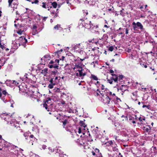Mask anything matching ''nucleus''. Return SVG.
Masks as SVG:
<instances>
[{
  "mask_svg": "<svg viewBox=\"0 0 157 157\" xmlns=\"http://www.w3.org/2000/svg\"><path fill=\"white\" fill-rule=\"evenodd\" d=\"M95 27L96 28H98V25H96V26H95Z\"/></svg>",
  "mask_w": 157,
  "mask_h": 157,
  "instance_id": "54",
  "label": "nucleus"
},
{
  "mask_svg": "<svg viewBox=\"0 0 157 157\" xmlns=\"http://www.w3.org/2000/svg\"><path fill=\"white\" fill-rule=\"evenodd\" d=\"M78 72L76 73V75L77 76H79L80 77L84 76L86 75L85 73L83 71V69H82V70L78 71Z\"/></svg>",
  "mask_w": 157,
  "mask_h": 157,
  "instance_id": "3",
  "label": "nucleus"
},
{
  "mask_svg": "<svg viewBox=\"0 0 157 157\" xmlns=\"http://www.w3.org/2000/svg\"><path fill=\"white\" fill-rule=\"evenodd\" d=\"M147 106L146 105H143V108H144L145 107H146Z\"/></svg>",
  "mask_w": 157,
  "mask_h": 157,
  "instance_id": "43",
  "label": "nucleus"
},
{
  "mask_svg": "<svg viewBox=\"0 0 157 157\" xmlns=\"http://www.w3.org/2000/svg\"><path fill=\"white\" fill-rule=\"evenodd\" d=\"M132 123H133V124H135L136 123V122L135 121H132Z\"/></svg>",
  "mask_w": 157,
  "mask_h": 157,
  "instance_id": "45",
  "label": "nucleus"
},
{
  "mask_svg": "<svg viewBox=\"0 0 157 157\" xmlns=\"http://www.w3.org/2000/svg\"><path fill=\"white\" fill-rule=\"evenodd\" d=\"M11 106L12 107H13V105H11Z\"/></svg>",
  "mask_w": 157,
  "mask_h": 157,
  "instance_id": "63",
  "label": "nucleus"
},
{
  "mask_svg": "<svg viewBox=\"0 0 157 157\" xmlns=\"http://www.w3.org/2000/svg\"><path fill=\"white\" fill-rule=\"evenodd\" d=\"M153 124H154L152 122V123H151V125H153Z\"/></svg>",
  "mask_w": 157,
  "mask_h": 157,
  "instance_id": "62",
  "label": "nucleus"
},
{
  "mask_svg": "<svg viewBox=\"0 0 157 157\" xmlns=\"http://www.w3.org/2000/svg\"><path fill=\"white\" fill-rule=\"evenodd\" d=\"M111 61H112V62H114V59H112L111 60Z\"/></svg>",
  "mask_w": 157,
  "mask_h": 157,
  "instance_id": "48",
  "label": "nucleus"
},
{
  "mask_svg": "<svg viewBox=\"0 0 157 157\" xmlns=\"http://www.w3.org/2000/svg\"><path fill=\"white\" fill-rule=\"evenodd\" d=\"M13 0H8V2L9 3V6L10 7Z\"/></svg>",
  "mask_w": 157,
  "mask_h": 157,
  "instance_id": "17",
  "label": "nucleus"
},
{
  "mask_svg": "<svg viewBox=\"0 0 157 157\" xmlns=\"http://www.w3.org/2000/svg\"><path fill=\"white\" fill-rule=\"evenodd\" d=\"M138 104L139 105H140V102H138Z\"/></svg>",
  "mask_w": 157,
  "mask_h": 157,
  "instance_id": "55",
  "label": "nucleus"
},
{
  "mask_svg": "<svg viewBox=\"0 0 157 157\" xmlns=\"http://www.w3.org/2000/svg\"><path fill=\"white\" fill-rule=\"evenodd\" d=\"M23 31H22L21 30H19L17 32V33L20 35H21Z\"/></svg>",
  "mask_w": 157,
  "mask_h": 157,
  "instance_id": "18",
  "label": "nucleus"
},
{
  "mask_svg": "<svg viewBox=\"0 0 157 157\" xmlns=\"http://www.w3.org/2000/svg\"><path fill=\"white\" fill-rule=\"evenodd\" d=\"M42 5L41 6L42 7L46 9L47 8V7L46 6V3L44 2H43L42 3Z\"/></svg>",
  "mask_w": 157,
  "mask_h": 157,
  "instance_id": "16",
  "label": "nucleus"
},
{
  "mask_svg": "<svg viewBox=\"0 0 157 157\" xmlns=\"http://www.w3.org/2000/svg\"><path fill=\"white\" fill-rule=\"evenodd\" d=\"M64 56H62V59H60V60H63L64 59Z\"/></svg>",
  "mask_w": 157,
  "mask_h": 157,
  "instance_id": "38",
  "label": "nucleus"
},
{
  "mask_svg": "<svg viewBox=\"0 0 157 157\" xmlns=\"http://www.w3.org/2000/svg\"><path fill=\"white\" fill-rule=\"evenodd\" d=\"M53 79H51L50 80V82L51 84H53Z\"/></svg>",
  "mask_w": 157,
  "mask_h": 157,
  "instance_id": "31",
  "label": "nucleus"
},
{
  "mask_svg": "<svg viewBox=\"0 0 157 157\" xmlns=\"http://www.w3.org/2000/svg\"><path fill=\"white\" fill-rule=\"evenodd\" d=\"M80 44H76V45H74L73 48L75 50L78 51L82 48L80 47Z\"/></svg>",
  "mask_w": 157,
  "mask_h": 157,
  "instance_id": "4",
  "label": "nucleus"
},
{
  "mask_svg": "<svg viewBox=\"0 0 157 157\" xmlns=\"http://www.w3.org/2000/svg\"><path fill=\"white\" fill-rule=\"evenodd\" d=\"M82 25L85 28L87 29H93V25L91 24L90 21L86 20L82 22Z\"/></svg>",
  "mask_w": 157,
  "mask_h": 157,
  "instance_id": "1",
  "label": "nucleus"
},
{
  "mask_svg": "<svg viewBox=\"0 0 157 157\" xmlns=\"http://www.w3.org/2000/svg\"><path fill=\"white\" fill-rule=\"evenodd\" d=\"M147 7V5H145V8H146V7Z\"/></svg>",
  "mask_w": 157,
  "mask_h": 157,
  "instance_id": "56",
  "label": "nucleus"
},
{
  "mask_svg": "<svg viewBox=\"0 0 157 157\" xmlns=\"http://www.w3.org/2000/svg\"><path fill=\"white\" fill-rule=\"evenodd\" d=\"M107 81L110 84H112L113 83V81L112 80L108 79Z\"/></svg>",
  "mask_w": 157,
  "mask_h": 157,
  "instance_id": "27",
  "label": "nucleus"
},
{
  "mask_svg": "<svg viewBox=\"0 0 157 157\" xmlns=\"http://www.w3.org/2000/svg\"><path fill=\"white\" fill-rule=\"evenodd\" d=\"M50 150L51 151V152H53V150H52V149H50Z\"/></svg>",
  "mask_w": 157,
  "mask_h": 157,
  "instance_id": "42",
  "label": "nucleus"
},
{
  "mask_svg": "<svg viewBox=\"0 0 157 157\" xmlns=\"http://www.w3.org/2000/svg\"><path fill=\"white\" fill-rule=\"evenodd\" d=\"M91 78L94 80H98V78L97 77L94 75H91Z\"/></svg>",
  "mask_w": 157,
  "mask_h": 157,
  "instance_id": "11",
  "label": "nucleus"
},
{
  "mask_svg": "<svg viewBox=\"0 0 157 157\" xmlns=\"http://www.w3.org/2000/svg\"><path fill=\"white\" fill-rule=\"evenodd\" d=\"M143 8V6H141L140 7V9H142V8Z\"/></svg>",
  "mask_w": 157,
  "mask_h": 157,
  "instance_id": "50",
  "label": "nucleus"
},
{
  "mask_svg": "<svg viewBox=\"0 0 157 157\" xmlns=\"http://www.w3.org/2000/svg\"><path fill=\"white\" fill-rule=\"evenodd\" d=\"M34 137V136L33 135H31L30 136V137L31 138H33Z\"/></svg>",
  "mask_w": 157,
  "mask_h": 157,
  "instance_id": "39",
  "label": "nucleus"
},
{
  "mask_svg": "<svg viewBox=\"0 0 157 157\" xmlns=\"http://www.w3.org/2000/svg\"><path fill=\"white\" fill-rule=\"evenodd\" d=\"M45 108L47 110V111H50L49 108H48V106L45 107Z\"/></svg>",
  "mask_w": 157,
  "mask_h": 157,
  "instance_id": "29",
  "label": "nucleus"
},
{
  "mask_svg": "<svg viewBox=\"0 0 157 157\" xmlns=\"http://www.w3.org/2000/svg\"><path fill=\"white\" fill-rule=\"evenodd\" d=\"M55 85V84H50L49 85L48 87L50 89H52L53 87V86Z\"/></svg>",
  "mask_w": 157,
  "mask_h": 157,
  "instance_id": "15",
  "label": "nucleus"
},
{
  "mask_svg": "<svg viewBox=\"0 0 157 157\" xmlns=\"http://www.w3.org/2000/svg\"><path fill=\"white\" fill-rule=\"evenodd\" d=\"M52 5L53 7L55 8H56L57 4L56 2H53L52 3Z\"/></svg>",
  "mask_w": 157,
  "mask_h": 157,
  "instance_id": "10",
  "label": "nucleus"
},
{
  "mask_svg": "<svg viewBox=\"0 0 157 157\" xmlns=\"http://www.w3.org/2000/svg\"><path fill=\"white\" fill-rule=\"evenodd\" d=\"M2 93H1V92H0V97H1L2 96Z\"/></svg>",
  "mask_w": 157,
  "mask_h": 157,
  "instance_id": "51",
  "label": "nucleus"
},
{
  "mask_svg": "<svg viewBox=\"0 0 157 157\" xmlns=\"http://www.w3.org/2000/svg\"><path fill=\"white\" fill-rule=\"evenodd\" d=\"M145 119L144 118H142L141 117H140L139 118V120L140 121H142L143 120H145Z\"/></svg>",
  "mask_w": 157,
  "mask_h": 157,
  "instance_id": "26",
  "label": "nucleus"
},
{
  "mask_svg": "<svg viewBox=\"0 0 157 157\" xmlns=\"http://www.w3.org/2000/svg\"><path fill=\"white\" fill-rule=\"evenodd\" d=\"M53 63V62L52 61H51L50 63Z\"/></svg>",
  "mask_w": 157,
  "mask_h": 157,
  "instance_id": "44",
  "label": "nucleus"
},
{
  "mask_svg": "<svg viewBox=\"0 0 157 157\" xmlns=\"http://www.w3.org/2000/svg\"><path fill=\"white\" fill-rule=\"evenodd\" d=\"M50 57L48 55H46L41 59V60H44L45 61H47L50 59Z\"/></svg>",
  "mask_w": 157,
  "mask_h": 157,
  "instance_id": "6",
  "label": "nucleus"
},
{
  "mask_svg": "<svg viewBox=\"0 0 157 157\" xmlns=\"http://www.w3.org/2000/svg\"><path fill=\"white\" fill-rule=\"evenodd\" d=\"M117 55H118L117 54H116V55H115V56H117Z\"/></svg>",
  "mask_w": 157,
  "mask_h": 157,
  "instance_id": "64",
  "label": "nucleus"
},
{
  "mask_svg": "<svg viewBox=\"0 0 157 157\" xmlns=\"http://www.w3.org/2000/svg\"><path fill=\"white\" fill-rule=\"evenodd\" d=\"M154 90V91H155V92H156V89H155Z\"/></svg>",
  "mask_w": 157,
  "mask_h": 157,
  "instance_id": "61",
  "label": "nucleus"
},
{
  "mask_svg": "<svg viewBox=\"0 0 157 157\" xmlns=\"http://www.w3.org/2000/svg\"><path fill=\"white\" fill-rule=\"evenodd\" d=\"M96 150L98 151V152H99V149H96Z\"/></svg>",
  "mask_w": 157,
  "mask_h": 157,
  "instance_id": "57",
  "label": "nucleus"
},
{
  "mask_svg": "<svg viewBox=\"0 0 157 157\" xmlns=\"http://www.w3.org/2000/svg\"><path fill=\"white\" fill-rule=\"evenodd\" d=\"M67 120H65L64 121H63V123L64 126H65L67 123Z\"/></svg>",
  "mask_w": 157,
  "mask_h": 157,
  "instance_id": "23",
  "label": "nucleus"
},
{
  "mask_svg": "<svg viewBox=\"0 0 157 157\" xmlns=\"http://www.w3.org/2000/svg\"><path fill=\"white\" fill-rule=\"evenodd\" d=\"M39 1L38 0H35L34 2H32V4L35 3L37 4L38 3Z\"/></svg>",
  "mask_w": 157,
  "mask_h": 157,
  "instance_id": "25",
  "label": "nucleus"
},
{
  "mask_svg": "<svg viewBox=\"0 0 157 157\" xmlns=\"http://www.w3.org/2000/svg\"><path fill=\"white\" fill-rule=\"evenodd\" d=\"M50 100L51 99L49 98L48 100H46L45 101L43 102V105L44 107L45 108V107L48 106V101L49 100L50 101Z\"/></svg>",
  "mask_w": 157,
  "mask_h": 157,
  "instance_id": "8",
  "label": "nucleus"
},
{
  "mask_svg": "<svg viewBox=\"0 0 157 157\" xmlns=\"http://www.w3.org/2000/svg\"><path fill=\"white\" fill-rule=\"evenodd\" d=\"M112 75L113 76H115L116 78H113V80L115 82H117V77L116 76L115 74H112Z\"/></svg>",
  "mask_w": 157,
  "mask_h": 157,
  "instance_id": "13",
  "label": "nucleus"
},
{
  "mask_svg": "<svg viewBox=\"0 0 157 157\" xmlns=\"http://www.w3.org/2000/svg\"><path fill=\"white\" fill-rule=\"evenodd\" d=\"M14 26H15V27H17V25H16V24H14Z\"/></svg>",
  "mask_w": 157,
  "mask_h": 157,
  "instance_id": "59",
  "label": "nucleus"
},
{
  "mask_svg": "<svg viewBox=\"0 0 157 157\" xmlns=\"http://www.w3.org/2000/svg\"><path fill=\"white\" fill-rule=\"evenodd\" d=\"M92 154L93 155H95V153L93 151L92 152Z\"/></svg>",
  "mask_w": 157,
  "mask_h": 157,
  "instance_id": "46",
  "label": "nucleus"
},
{
  "mask_svg": "<svg viewBox=\"0 0 157 157\" xmlns=\"http://www.w3.org/2000/svg\"><path fill=\"white\" fill-rule=\"evenodd\" d=\"M58 67V66L57 65L53 66V67L55 68H57Z\"/></svg>",
  "mask_w": 157,
  "mask_h": 157,
  "instance_id": "37",
  "label": "nucleus"
},
{
  "mask_svg": "<svg viewBox=\"0 0 157 157\" xmlns=\"http://www.w3.org/2000/svg\"><path fill=\"white\" fill-rule=\"evenodd\" d=\"M46 146L45 145H43L42 146V148L44 149L46 148Z\"/></svg>",
  "mask_w": 157,
  "mask_h": 157,
  "instance_id": "34",
  "label": "nucleus"
},
{
  "mask_svg": "<svg viewBox=\"0 0 157 157\" xmlns=\"http://www.w3.org/2000/svg\"><path fill=\"white\" fill-rule=\"evenodd\" d=\"M136 25L138 27H139V28L142 30H143V26L139 22H137L136 23Z\"/></svg>",
  "mask_w": 157,
  "mask_h": 157,
  "instance_id": "7",
  "label": "nucleus"
},
{
  "mask_svg": "<svg viewBox=\"0 0 157 157\" xmlns=\"http://www.w3.org/2000/svg\"><path fill=\"white\" fill-rule=\"evenodd\" d=\"M80 124L81 126H82L84 128L86 126V125H85V124L83 121H80Z\"/></svg>",
  "mask_w": 157,
  "mask_h": 157,
  "instance_id": "9",
  "label": "nucleus"
},
{
  "mask_svg": "<svg viewBox=\"0 0 157 157\" xmlns=\"http://www.w3.org/2000/svg\"><path fill=\"white\" fill-rule=\"evenodd\" d=\"M81 128H79L78 129V133H81Z\"/></svg>",
  "mask_w": 157,
  "mask_h": 157,
  "instance_id": "28",
  "label": "nucleus"
},
{
  "mask_svg": "<svg viewBox=\"0 0 157 157\" xmlns=\"http://www.w3.org/2000/svg\"><path fill=\"white\" fill-rule=\"evenodd\" d=\"M144 67H145V68H147V66L146 65H145L144 66Z\"/></svg>",
  "mask_w": 157,
  "mask_h": 157,
  "instance_id": "53",
  "label": "nucleus"
},
{
  "mask_svg": "<svg viewBox=\"0 0 157 157\" xmlns=\"http://www.w3.org/2000/svg\"><path fill=\"white\" fill-rule=\"evenodd\" d=\"M105 99L106 100H107L108 101V102H107V103L108 104H109V102H110V101H109V100H110V98H109V97H107L106 98H105Z\"/></svg>",
  "mask_w": 157,
  "mask_h": 157,
  "instance_id": "22",
  "label": "nucleus"
},
{
  "mask_svg": "<svg viewBox=\"0 0 157 157\" xmlns=\"http://www.w3.org/2000/svg\"><path fill=\"white\" fill-rule=\"evenodd\" d=\"M57 62V63H59V59H57V60H56Z\"/></svg>",
  "mask_w": 157,
  "mask_h": 157,
  "instance_id": "49",
  "label": "nucleus"
},
{
  "mask_svg": "<svg viewBox=\"0 0 157 157\" xmlns=\"http://www.w3.org/2000/svg\"><path fill=\"white\" fill-rule=\"evenodd\" d=\"M57 79V77H56L55 78V79L56 80V79Z\"/></svg>",
  "mask_w": 157,
  "mask_h": 157,
  "instance_id": "60",
  "label": "nucleus"
},
{
  "mask_svg": "<svg viewBox=\"0 0 157 157\" xmlns=\"http://www.w3.org/2000/svg\"><path fill=\"white\" fill-rule=\"evenodd\" d=\"M114 126L116 127H118L119 125V124L117 122H116L114 123Z\"/></svg>",
  "mask_w": 157,
  "mask_h": 157,
  "instance_id": "20",
  "label": "nucleus"
},
{
  "mask_svg": "<svg viewBox=\"0 0 157 157\" xmlns=\"http://www.w3.org/2000/svg\"><path fill=\"white\" fill-rule=\"evenodd\" d=\"M19 40L20 41V44H22L24 43H26L27 42V40L23 36L20 37Z\"/></svg>",
  "mask_w": 157,
  "mask_h": 157,
  "instance_id": "2",
  "label": "nucleus"
},
{
  "mask_svg": "<svg viewBox=\"0 0 157 157\" xmlns=\"http://www.w3.org/2000/svg\"><path fill=\"white\" fill-rule=\"evenodd\" d=\"M110 72L111 73H113V71L112 70H110Z\"/></svg>",
  "mask_w": 157,
  "mask_h": 157,
  "instance_id": "40",
  "label": "nucleus"
},
{
  "mask_svg": "<svg viewBox=\"0 0 157 157\" xmlns=\"http://www.w3.org/2000/svg\"><path fill=\"white\" fill-rule=\"evenodd\" d=\"M106 145L108 146H111L113 144V142L111 141H109L106 143Z\"/></svg>",
  "mask_w": 157,
  "mask_h": 157,
  "instance_id": "14",
  "label": "nucleus"
},
{
  "mask_svg": "<svg viewBox=\"0 0 157 157\" xmlns=\"http://www.w3.org/2000/svg\"><path fill=\"white\" fill-rule=\"evenodd\" d=\"M49 66L50 68H52L53 67V65H49Z\"/></svg>",
  "mask_w": 157,
  "mask_h": 157,
  "instance_id": "32",
  "label": "nucleus"
},
{
  "mask_svg": "<svg viewBox=\"0 0 157 157\" xmlns=\"http://www.w3.org/2000/svg\"><path fill=\"white\" fill-rule=\"evenodd\" d=\"M43 71H44L45 73H47V70L46 69H44L43 70Z\"/></svg>",
  "mask_w": 157,
  "mask_h": 157,
  "instance_id": "35",
  "label": "nucleus"
},
{
  "mask_svg": "<svg viewBox=\"0 0 157 157\" xmlns=\"http://www.w3.org/2000/svg\"><path fill=\"white\" fill-rule=\"evenodd\" d=\"M74 69L76 71H78L82 70V68L80 66L78 65H75V67L74 68Z\"/></svg>",
  "mask_w": 157,
  "mask_h": 157,
  "instance_id": "5",
  "label": "nucleus"
},
{
  "mask_svg": "<svg viewBox=\"0 0 157 157\" xmlns=\"http://www.w3.org/2000/svg\"><path fill=\"white\" fill-rule=\"evenodd\" d=\"M24 136L25 137H26V136H27V134L26 133H25L24 134Z\"/></svg>",
  "mask_w": 157,
  "mask_h": 157,
  "instance_id": "41",
  "label": "nucleus"
},
{
  "mask_svg": "<svg viewBox=\"0 0 157 157\" xmlns=\"http://www.w3.org/2000/svg\"><path fill=\"white\" fill-rule=\"evenodd\" d=\"M132 25L133 26V28L134 30H135L137 28L136 23H135V22H133Z\"/></svg>",
  "mask_w": 157,
  "mask_h": 157,
  "instance_id": "12",
  "label": "nucleus"
},
{
  "mask_svg": "<svg viewBox=\"0 0 157 157\" xmlns=\"http://www.w3.org/2000/svg\"><path fill=\"white\" fill-rule=\"evenodd\" d=\"M2 136L0 135V139H1L2 138Z\"/></svg>",
  "mask_w": 157,
  "mask_h": 157,
  "instance_id": "58",
  "label": "nucleus"
},
{
  "mask_svg": "<svg viewBox=\"0 0 157 157\" xmlns=\"http://www.w3.org/2000/svg\"><path fill=\"white\" fill-rule=\"evenodd\" d=\"M2 93L4 94V95H6V93H7V92H6L5 91V90H4L3 91H2Z\"/></svg>",
  "mask_w": 157,
  "mask_h": 157,
  "instance_id": "30",
  "label": "nucleus"
},
{
  "mask_svg": "<svg viewBox=\"0 0 157 157\" xmlns=\"http://www.w3.org/2000/svg\"><path fill=\"white\" fill-rule=\"evenodd\" d=\"M118 156L119 157H122V155H121V154L120 153H119V154Z\"/></svg>",
  "mask_w": 157,
  "mask_h": 157,
  "instance_id": "36",
  "label": "nucleus"
},
{
  "mask_svg": "<svg viewBox=\"0 0 157 157\" xmlns=\"http://www.w3.org/2000/svg\"><path fill=\"white\" fill-rule=\"evenodd\" d=\"M104 27H106V28H108V27L107 26V25H104Z\"/></svg>",
  "mask_w": 157,
  "mask_h": 157,
  "instance_id": "47",
  "label": "nucleus"
},
{
  "mask_svg": "<svg viewBox=\"0 0 157 157\" xmlns=\"http://www.w3.org/2000/svg\"><path fill=\"white\" fill-rule=\"evenodd\" d=\"M113 46H111L109 47V50L110 51H112L113 50Z\"/></svg>",
  "mask_w": 157,
  "mask_h": 157,
  "instance_id": "21",
  "label": "nucleus"
},
{
  "mask_svg": "<svg viewBox=\"0 0 157 157\" xmlns=\"http://www.w3.org/2000/svg\"><path fill=\"white\" fill-rule=\"evenodd\" d=\"M1 13L2 12L1 11H0V17L1 16Z\"/></svg>",
  "mask_w": 157,
  "mask_h": 157,
  "instance_id": "52",
  "label": "nucleus"
},
{
  "mask_svg": "<svg viewBox=\"0 0 157 157\" xmlns=\"http://www.w3.org/2000/svg\"><path fill=\"white\" fill-rule=\"evenodd\" d=\"M126 34H128V30L127 29H126Z\"/></svg>",
  "mask_w": 157,
  "mask_h": 157,
  "instance_id": "33",
  "label": "nucleus"
},
{
  "mask_svg": "<svg viewBox=\"0 0 157 157\" xmlns=\"http://www.w3.org/2000/svg\"><path fill=\"white\" fill-rule=\"evenodd\" d=\"M59 27H60V26L59 25H57L54 27V28L56 30H58V29L59 28Z\"/></svg>",
  "mask_w": 157,
  "mask_h": 157,
  "instance_id": "19",
  "label": "nucleus"
},
{
  "mask_svg": "<svg viewBox=\"0 0 157 157\" xmlns=\"http://www.w3.org/2000/svg\"><path fill=\"white\" fill-rule=\"evenodd\" d=\"M13 83L14 84L16 85H17L19 84V83L18 82H17L15 80L13 81Z\"/></svg>",
  "mask_w": 157,
  "mask_h": 157,
  "instance_id": "24",
  "label": "nucleus"
}]
</instances>
